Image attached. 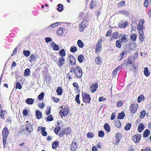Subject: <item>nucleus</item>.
Masks as SVG:
<instances>
[{
  "label": "nucleus",
  "mask_w": 151,
  "mask_h": 151,
  "mask_svg": "<svg viewBox=\"0 0 151 151\" xmlns=\"http://www.w3.org/2000/svg\"><path fill=\"white\" fill-rule=\"evenodd\" d=\"M144 23V19H140L139 20V23L138 25L142 26Z\"/></svg>",
  "instance_id": "nucleus-64"
},
{
  "label": "nucleus",
  "mask_w": 151,
  "mask_h": 151,
  "mask_svg": "<svg viewBox=\"0 0 151 151\" xmlns=\"http://www.w3.org/2000/svg\"><path fill=\"white\" fill-rule=\"evenodd\" d=\"M45 30L46 32H49L53 31V29L50 25L47 27L45 29Z\"/></svg>",
  "instance_id": "nucleus-29"
},
{
  "label": "nucleus",
  "mask_w": 151,
  "mask_h": 151,
  "mask_svg": "<svg viewBox=\"0 0 151 151\" xmlns=\"http://www.w3.org/2000/svg\"><path fill=\"white\" fill-rule=\"evenodd\" d=\"M65 62V59L63 57H60L59 58L58 62V66L59 67H61L62 65L63 64L64 62Z\"/></svg>",
  "instance_id": "nucleus-15"
},
{
  "label": "nucleus",
  "mask_w": 151,
  "mask_h": 151,
  "mask_svg": "<svg viewBox=\"0 0 151 151\" xmlns=\"http://www.w3.org/2000/svg\"><path fill=\"white\" fill-rule=\"evenodd\" d=\"M84 59V57L83 55H80L78 57V60L79 62L81 63L83 62V60Z\"/></svg>",
  "instance_id": "nucleus-30"
},
{
  "label": "nucleus",
  "mask_w": 151,
  "mask_h": 151,
  "mask_svg": "<svg viewBox=\"0 0 151 151\" xmlns=\"http://www.w3.org/2000/svg\"><path fill=\"white\" fill-rule=\"evenodd\" d=\"M29 58V61L31 62L35 61L36 58V57L35 56V55L34 54H31Z\"/></svg>",
  "instance_id": "nucleus-35"
},
{
  "label": "nucleus",
  "mask_w": 151,
  "mask_h": 151,
  "mask_svg": "<svg viewBox=\"0 0 151 151\" xmlns=\"http://www.w3.org/2000/svg\"><path fill=\"white\" fill-rule=\"evenodd\" d=\"M125 116V114L124 113V112H122L121 113H120L119 114L117 118L119 119H124V117Z\"/></svg>",
  "instance_id": "nucleus-31"
},
{
  "label": "nucleus",
  "mask_w": 151,
  "mask_h": 151,
  "mask_svg": "<svg viewBox=\"0 0 151 151\" xmlns=\"http://www.w3.org/2000/svg\"><path fill=\"white\" fill-rule=\"evenodd\" d=\"M58 142L55 141L53 143L52 147L54 149H56L58 147Z\"/></svg>",
  "instance_id": "nucleus-38"
},
{
  "label": "nucleus",
  "mask_w": 151,
  "mask_h": 151,
  "mask_svg": "<svg viewBox=\"0 0 151 151\" xmlns=\"http://www.w3.org/2000/svg\"><path fill=\"white\" fill-rule=\"evenodd\" d=\"M125 63L126 64L127 67L129 66V65H130V66H131L134 64V62H133L132 59L130 58H128V60L126 61Z\"/></svg>",
  "instance_id": "nucleus-16"
},
{
  "label": "nucleus",
  "mask_w": 151,
  "mask_h": 151,
  "mask_svg": "<svg viewBox=\"0 0 151 151\" xmlns=\"http://www.w3.org/2000/svg\"><path fill=\"white\" fill-rule=\"evenodd\" d=\"M144 99V97L142 95H141L139 96L137 99V101L138 102L140 103Z\"/></svg>",
  "instance_id": "nucleus-56"
},
{
  "label": "nucleus",
  "mask_w": 151,
  "mask_h": 151,
  "mask_svg": "<svg viewBox=\"0 0 151 151\" xmlns=\"http://www.w3.org/2000/svg\"><path fill=\"white\" fill-rule=\"evenodd\" d=\"M118 33L117 32H114L112 36H111V38H114V39H116L118 37Z\"/></svg>",
  "instance_id": "nucleus-41"
},
{
  "label": "nucleus",
  "mask_w": 151,
  "mask_h": 151,
  "mask_svg": "<svg viewBox=\"0 0 151 151\" xmlns=\"http://www.w3.org/2000/svg\"><path fill=\"white\" fill-rule=\"evenodd\" d=\"M61 128L60 127H58L55 128L54 129V131L56 134L58 135V132L60 130Z\"/></svg>",
  "instance_id": "nucleus-47"
},
{
  "label": "nucleus",
  "mask_w": 151,
  "mask_h": 151,
  "mask_svg": "<svg viewBox=\"0 0 151 151\" xmlns=\"http://www.w3.org/2000/svg\"><path fill=\"white\" fill-rule=\"evenodd\" d=\"M87 22L86 21H83L80 24L79 30L81 32H82L84 29L86 27Z\"/></svg>",
  "instance_id": "nucleus-6"
},
{
  "label": "nucleus",
  "mask_w": 151,
  "mask_h": 151,
  "mask_svg": "<svg viewBox=\"0 0 151 151\" xmlns=\"http://www.w3.org/2000/svg\"><path fill=\"white\" fill-rule=\"evenodd\" d=\"M77 142H75L73 140L72 144L70 145V149L72 151H74L78 147V145L76 144Z\"/></svg>",
  "instance_id": "nucleus-11"
},
{
  "label": "nucleus",
  "mask_w": 151,
  "mask_h": 151,
  "mask_svg": "<svg viewBox=\"0 0 151 151\" xmlns=\"http://www.w3.org/2000/svg\"><path fill=\"white\" fill-rule=\"evenodd\" d=\"M127 36L126 35L124 34H122L119 35V39L122 42H127L128 41L127 38L126 37Z\"/></svg>",
  "instance_id": "nucleus-8"
},
{
  "label": "nucleus",
  "mask_w": 151,
  "mask_h": 151,
  "mask_svg": "<svg viewBox=\"0 0 151 151\" xmlns=\"http://www.w3.org/2000/svg\"><path fill=\"white\" fill-rule=\"evenodd\" d=\"M53 120V117L52 115H49L47 118V121H51Z\"/></svg>",
  "instance_id": "nucleus-53"
},
{
  "label": "nucleus",
  "mask_w": 151,
  "mask_h": 151,
  "mask_svg": "<svg viewBox=\"0 0 151 151\" xmlns=\"http://www.w3.org/2000/svg\"><path fill=\"white\" fill-rule=\"evenodd\" d=\"M77 45L79 47L82 48L83 47V44L81 40H79L77 41Z\"/></svg>",
  "instance_id": "nucleus-40"
},
{
  "label": "nucleus",
  "mask_w": 151,
  "mask_h": 151,
  "mask_svg": "<svg viewBox=\"0 0 151 151\" xmlns=\"http://www.w3.org/2000/svg\"><path fill=\"white\" fill-rule=\"evenodd\" d=\"M104 135V133L102 131H100L98 132V136L99 137H103Z\"/></svg>",
  "instance_id": "nucleus-52"
},
{
  "label": "nucleus",
  "mask_w": 151,
  "mask_h": 151,
  "mask_svg": "<svg viewBox=\"0 0 151 151\" xmlns=\"http://www.w3.org/2000/svg\"><path fill=\"white\" fill-rule=\"evenodd\" d=\"M45 128L44 127L42 128V135L43 136H46L47 135V132L45 131Z\"/></svg>",
  "instance_id": "nucleus-51"
},
{
  "label": "nucleus",
  "mask_w": 151,
  "mask_h": 151,
  "mask_svg": "<svg viewBox=\"0 0 151 151\" xmlns=\"http://www.w3.org/2000/svg\"><path fill=\"white\" fill-rule=\"evenodd\" d=\"M121 135L120 133H117L116 134V139L120 140V139L121 138Z\"/></svg>",
  "instance_id": "nucleus-61"
},
{
  "label": "nucleus",
  "mask_w": 151,
  "mask_h": 151,
  "mask_svg": "<svg viewBox=\"0 0 151 151\" xmlns=\"http://www.w3.org/2000/svg\"><path fill=\"white\" fill-rule=\"evenodd\" d=\"M26 129H27V132H29L30 133L32 132L33 131V129L32 127V124L30 123L27 124L26 125Z\"/></svg>",
  "instance_id": "nucleus-14"
},
{
  "label": "nucleus",
  "mask_w": 151,
  "mask_h": 151,
  "mask_svg": "<svg viewBox=\"0 0 151 151\" xmlns=\"http://www.w3.org/2000/svg\"><path fill=\"white\" fill-rule=\"evenodd\" d=\"M122 42V41L120 40H117L116 42V47L119 48H120L121 47Z\"/></svg>",
  "instance_id": "nucleus-26"
},
{
  "label": "nucleus",
  "mask_w": 151,
  "mask_h": 151,
  "mask_svg": "<svg viewBox=\"0 0 151 151\" xmlns=\"http://www.w3.org/2000/svg\"><path fill=\"white\" fill-rule=\"evenodd\" d=\"M120 13L127 16H129V12L126 10L121 11L120 12Z\"/></svg>",
  "instance_id": "nucleus-48"
},
{
  "label": "nucleus",
  "mask_w": 151,
  "mask_h": 151,
  "mask_svg": "<svg viewBox=\"0 0 151 151\" xmlns=\"http://www.w3.org/2000/svg\"><path fill=\"white\" fill-rule=\"evenodd\" d=\"M104 129L108 132L110 131V127L109 124H106L104 126Z\"/></svg>",
  "instance_id": "nucleus-34"
},
{
  "label": "nucleus",
  "mask_w": 151,
  "mask_h": 151,
  "mask_svg": "<svg viewBox=\"0 0 151 151\" xmlns=\"http://www.w3.org/2000/svg\"><path fill=\"white\" fill-rule=\"evenodd\" d=\"M52 99L55 102L58 103L60 101V99L54 97H52Z\"/></svg>",
  "instance_id": "nucleus-58"
},
{
  "label": "nucleus",
  "mask_w": 151,
  "mask_h": 151,
  "mask_svg": "<svg viewBox=\"0 0 151 151\" xmlns=\"http://www.w3.org/2000/svg\"><path fill=\"white\" fill-rule=\"evenodd\" d=\"M30 70L28 68L24 70V75L25 76H28L30 74Z\"/></svg>",
  "instance_id": "nucleus-45"
},
{
  "label": "nucleus",
  "mask_w": 151,
  "mask_h": 151,
  "mask_svg": "<svg viewBox=\"0 0 151 151\" xmlns=\"http://www.w3.org/2000/svg\"><path fill=\"white\" fill-rule=\"evenodd\" d=\"M137 36L136 34H132L130 36L131 39L133 42L135 41L137 38Z\"/></svg>",
  "instance_id": "nucleus-49"
},
{
  "label": "nucleus",
  "mask_w": 151,
  "mask_h": 151,
  "mask_svg": "<svg viewBox=\"0 0 151 151\" xmlns=\"http://www.w3.org/2000/svg\"><path fill=\"white\" fill-rule=\"evenodd\" d=\"M95 62L96 64L98 65H101V59L99 57H97L95 59Z\"/></svg>",
  "instance_id": "nucleus-23"
},
{
  "label": "nucleus",
  "mask_w": 151,
  "mask_h": 151,
  "mask_svg": "<svg viewBox=\"0 0 151 151\" xmlns=\"http://www.w3.org/2000/svg\"><path fill=\"white\" fill-rule=\"evenodd\" d=\"M63 29L62 27H59L57 31V34L60 36H61L63 33Z\"/></svg>",
  "instance_id": "nucleus-21"
},
{
  "label": "nucleus",
  "mask_w": 151,
  "mask_h": 151,
  "mask_svg": "<svg viewBox=\"0 0 151 151\" xmlns=\"http://www.w3.org/2000/svg\"><path fill=\"white\" fill-rule=\"evenodd\" d=\"M86 136L88 138H92L94 137V134L91 132H88L87 133Z\"/></svg>",
  "instance_id": "nucleus-54"
},
{
  "label": "nucleus",
  "mask_w": 151,
  "mask_h": 151,
  "mask_svg": "<svg viewBox=\"0 0 151 151\" xmlns=\"http://www.w3.org/2000/svg\"><path fill=\"white\" fill-rule=\"evenodd\" d=\"M146 111L145 110H143L140 113L139 117L140 118L143 119L145 116V114Z\"/></svg>",
  "instance_id": "nucleus-44"
},
{
  "label": "nucleus",
  "mask_w": 151,
  "mask_h": 151,
  "mask_svg": "<svg viewBox=\"0 0 151 151\" xmlns=\"http://www.w3.org/2000/svg\"><path fill=\"white\" fill-rule=\"evenodd\" d=\"M141 136V134L136 135L133 136L132 139L135 143H137L140 140Z\"/></svg>",
  "instance_id": "nucleus-9"
},
{
  "label": "nucleus",
  "mask_w": 151,
  "mask_h": 151,
  "mask_svg": "<svg viewBox=\"0 0 151 151\" xmlns=\"http://www.w3.org/2000/svg\"><path fill=\"white\" fill-rule=\"evenodd\" d=\"M23 54L26 57H28L30 54V52L28 50H24Z\"/></svg>",
  "instance_id": "nucleus-46"
},
{
  "label": "nucleus",
  "mask_w": 151,
  "mask_h": 151,
  "mask_svg": "<svg viewBox=\"0 0 151 151\" xmlns=\"http://www.w3.org/2000/svg\"><path fill=\"white\" fill-rule=\"evenodd\" d=\"M36 115L37 118L40 119L42 117V113L40 111L37 110L36 111Z\"/></svg>",
  "instance_id": "nucleus-22"
},
{
  "label": "nucleus",
  "mask_w": 151,
  "mask_h": 151,
  "mask_svg": "<svg viewBox=\"0 0 151 151\" xmlns=\"http://www.w3.org/2000/svg\"><path fill=\"white\" fill-rule=\"evenodd\" d=\"M129 109L131 113L134 114L137 109V106L134 105L133 104H132L129 108Z\"/></svg>",
  "instance_id": "nucleus-12"
},
{
  "label": "nucleus",
  "mask_w": 151,
  "mask_h": 151,
  "mask_svg": "<svg viewBox=\"0 0 151 151\" xmlns=\"http://www.w3.org/2000/svg\"><path fill=\"white\" fill-rule=\"evenodd\" d=\"M150 133V131L148 129L145 130L144 132L143 137H147Z\"/></svg>",
  "instance_id": "nucleus-25"
},
{
  "label": "nucleus",
  "mask_w": 151,
  "mask_h": 151,
  "mask_svg": "<svg viewBox=\"0 0 151 151\" xmlns=\"http://www.w3.org/2000/svg\"><path fill=\"white\" fill-rule=\"evenodd\" d=\"M144 129V126L142 123L139 124L138 127V129L139 132H141Z\"/></svg>",
  "instance_id": "nucleus-18"
},
{
  "label": "nucleus",
  "mask_w": 151,
  "mask_h": 151,
  "mask_svg": "<svg viewBox=\"0 0 151 151\" xmlns=\"http://www.w3.org/2000/svg\"><path fill=\"white\" fill-rule=\"evenodd\" d=\"M50 45L53 47L54 50L58 51L59 50V46L53 41L50 43Z\"/></svg>",
  "instance_id": "nucleus-13"
},
{
  "label": "nucleus",
  "mask_w": 151,
  "mask_h": 151,
  "mask_svg": "<svg viewBox=\"0 0 151 151\" xmlns=\"http://www.w3.org/2000/svg\"><path fill=\"white\" fill-rule=\"evenodd\" d=\"M34 100L32 98H27L26 101V103L28 104L32 105L33 103Z\"/></svg>",
  "instance_id": "nucleus-24"
},
{
  "label": "nucleus",
  "mask_w": 151,
  "mask_h": 151,
  "mask_svg": "<svg viewBox=\"0 0 151 151\" xmlns=\"http://www.w3.org/2000/svg\"><path fill=\"white\" fill-rule=\"evenodd\" d=\"M114 124L118 128H119L121 126V123L120 121L119 120H116L114 122Z\"/></svg>",
  "instance_id": "nucleus-36"
},
{
  "label": "nucleus",
  "mask_w": 151,
  "mask_h": 151,
  "mask_svg": "<svg viewBox=\"0 0 151 151\" xmlns=\"http://www.w3.org/2000/svg\"><path fill=\"white\" fill-rule=\"evenodd\" d=\"M73 71H74L73 70V67H71L69 72L67 74L66 76H72L73 74Z\"/></svg>",
  "instance_id": "nucleus-39"
},
{
  "label": "nucleus",
  "mask_w": 151,
  "mask_h": 151,
  "mask_svg": "<svg viewBox=\"0 0 151 151\" xmlns=\"http://www.w3.org/2000/svg\"><path fill=\"white\" fill-rule=\"evenodd\" d=\"M73 72L76 76L78 78H80L82 75V71L80 66H77L75 69L73 68Z\"/></svg>",
  "instance_id": "nucleus-2"
},
{
  "label": "nucleus",
  "mask_w": 151,
  "mask_h": 151,
  "mask_svg": "<svg viewBox=\"0 0 151 151\" xmlns=\"http://www.w3.org/2000/svg\"><path fill=\"white\" fill-rule=\"evenodd\" d=\"M77 50V48L76 47L72 46L70 48V51L71 52H75Z\"/></svg>",
  "instance_id": "nucleus-42"
},
{
  "label": "nucleus",
  "mask_w": 151,
  "mask_h": 151,
  "mask_svg": "<svg viewBox=\"0 0 151 151\" xmlns=\"http://www.w3.org/2000/svg\"><path fill=\"white\" fill-rule=\"evenodd\" d=\"M16 88H18L20 89H21L22 88V86L21 84L17 82L16 84Z\"/></svg>",
  "instance_id": "nucleus-57"
},
{
  "label": "nucleus",
  "mask_w": 151,
  "mask_h": 151,
  "mask_svg": "<svg viewBox=\"0 0 151 151\" xmlns=\"http://www.w3.org/2000/svg\"><path fill=\"white\" fill-rule=\"evenodd\" d=\"M80 97V95L79 94H78L76 96L75 98V101L78 104L80 103V102L79 99Z\"/></svg>",
  "instance_id": "nucleus-55"
},
{
  "label": "nucleus",
  "mask_w": 151,
  "mask_h": 151,
  "mask_svg": "<svg viewBox=\"0 0 151 151\" xmlns=\"http://www.w3.org/2000/svg\"><path fill=\"white\" fill-rule=\"evenodd\" d=\"M62 109L60 111V114L61 116H66L70 112V110L67 107L62 106Z\"/></svg>",
  "instance_id": "nucleus-3"
},
{
  "label": "nucleus",
  "mask_w": 151,
  "mask_h": 151,
  "mask_svg": "<svg viewBox=\"0 0 151 151\" xmlns=\"http://www.w3.org/2000/svg\"><path fill=\"white\" fill-rule=\"evenodd\" d=\"M62 23H62V22H56L53 23L52 24H51L50 26L52 27V29H53L54 28L58 26H59Z\"/></svg>",
  "instance_id": "nucleus-20"
},
{
  "label": "nucleus",
  "mask_w": 151,
  "mask_h": 151,
  "mask_svg": "<svg viewBox=\"0 0 151 151\" xmlns=\"http://www.w3.org/2000/svg\"><path fill=\"white\" fill-rule=\"evenodd\" d=\"M144 75L147 77L149 76L150 74V73L148 70L147 67H146L144 69Z\"/></svg>",
  "instance_id": "nucleus-19"
},
{
  "label": "nucleus",
  "mask_w": 151,
  "mask_h": 151,
  "mask_svg": "<svg viewBox=\"0 0 151 151\" xmlns=\"http://www.w3.org/2000/svg\"><path fill=\"white\" fill-rule=\"evenodd\" d=\"M58 8H57V9L58 12H61L63 9V5L61 4H58Z\"/></svg>",
  "instance_id": "nucleus-33"
},
{
  "label": "nucleus",
  "mask_w": 151,
  "mask_h": 151,
  "mask_svg": "<svg viewBox=\"0 0 151 151\" xmlns=\"http://www.w3.org/2000/svg\"><path fill=\"white\" fill-rule=\"evenodd\" d=\"M56 92L59 95H61L63 93V89L61 87H58L56 90Z\"/></svg>",
  "instance_id": "nucleus-27"
},
{
  "label": "nucleus",
  "mask_w": 151,
  "mask_h": 151,
  "mask_svg": "<svg viewBox=\"0 0 151 151\" xmlns=\"http://www.w3.org/2000/svg\"><path fill=\"white\" fill-rule=\"evenodd\" d=\"M144 5L145 7H147L148 5H149V3L148 1H147V0H145L144 2Z\"/></svg>",
  "instance_id": "nucleus-63"
},
{
  "label": "nucleus",
  "mask_w": 151,
  "mask_h": 151,
  "mask_svg": "<svg viewBox=\"0 0 151 151\" xmlns=\"http://www.w3.org/2000/svg\"><path fill=\"white\" fill-rule=\"evenodd\" d=\"M96 3L93 0H92L90 3V8L91 9H92L96 6Z\"/></svg>",
  "instance_id": "nucleus-43"
},
{
  "label": "nucleus",
  "mask_w": 151,
  "mask_h": 151,
  "mask_svg": "<svg viewBox=\"0 0 151 151\" xmlns=\"http://www.w3.org/2000/svg\"><path fill=\"white\" fill-rule=\"evenodd\" d=\"M98 87V85L96 83H95L92 84L90 87V89L92 93L95 92Z\"/></svg>",
  "instance_id": "nucleus-7"
},
{
  "label": "nucleus",
  "mask_w": 151,
  "mask_h": 151,
  "mask_svg": "<svg viewBox=\"0 0 151 151\" xmlns=\"http://www.w3.org/2000/svg\"><path fill=\"white\" fill-rule=\"evenodd\" d=\"M70 63L71 65H73L76 63V60L73 56L70 55L69 56Z\"/></svg>",
  "instance_id": "nucleus-17"
},
{
  "label": "nucleus",
  "mask_w": 151,
  "mask_h": 151,
  "mask_svg": "<svg viewBox=\"0 0 151 151\" xmlns=\"http://www.w3.org/2000/svg\"><path fill=\"white\" fill-rule=\"evenodd\" d=\"M131 126V124L130 123H127L126 125L125 126L124 129L126 131L129 130Z\"/></svg>",
  "instance_id": "nucleus-32"
},
{
  "label": "nucleus",
  "mask_w": 151,
  "mask_h": 151,
  "mask_svg": "<svg viewBox=\"0 0 151 151\" xmlns=\"http://www.w3.org/2000/svg\"><path fill=\"white\" fill-rule=\"evenodd\" d=\"M83 101L86 104H89L91 100V98L89 94L85 93L82 95Z\"/></svg>",
  "instance_id": "nucleus-4"
},
{
  "label": "nucleus",
  "mask_w": 151,
  "mask_h": 151,
  "mask_svg": "<svg viewBox=\"0 0 151 151\" xmlns=\"http://www.w3.org/2000/svg\"><path fill=\"white\" fill-rule=\"evenodd\" d=\"M59 54L60 55L61 57H63L65 55V51L64 49H63L59 52Z\"/></svg>",
  "instance_id": "nucleus-28"
},
{
  "label": "nucleus",
  "mask_w": 151,
  "mask_h": 151,
  "mask_svg": "<svg viewBox=\"0 0 151 151\" xmlns=\"http://www.w3.org/2000/svg\"><path fill=\"white\" fill-rule=\"evenodd\" d=\"M2 134L3 135V147L5 148L6 147V138L9 134V132L8 128L6 127H4L2 130Z\"/></svg>",
  "instance_id": "nucleus-1"
},
{
  "label": "nucleus",
  "mask_w": 151,
  "mask_h": 151,
  "mask_svg": "<svg viewBox=\"0 0 151 151\" xmlns=\"http://www.w3.org/2000/svg\"><path fill=\"white\" fill-rule=\"evenodd\" d=\"M64 130L65 131V133L66 134H69L71 132V128H65Z\"/></svg>",
  "instance_id": "nucleus-37"
},
{
  "label": "nucleus",
  "mask_w": 151,
  "mask_h": 151,
  "mask_svg": "<svg viewBox=\"0 0 151 151\" xmlns=\"http://www.w3.org/2000/svg\"><path fill=\"white\" fill-rule=\"evenodd\" d=\"M102 42V39L100 38L99 40L97 42L95 49V51L96 53H99L101 51Z\"/></svg>",
  "instance_id": "nucleus-5"
},
{
  "label": "nucleus",
  "mask_w": 151,
  "mask_h": 151,
  "mask_svg": "<svg viewBox=\"0 0 151 151\" xmlns=\"http://www.w3.org/2000/svg\"><path fill=\"white\" fill-rule=\"evenodd\" d=\"M50 110L51 109L50 107H47V109L45 111L46 114L47 115H48L50 113Z\"/></svg>",
  "instance_id": "nucleus-62"
},
{
  "label": "nucleus",
  "mask_w": 151,
  "mask_h": 151,
  "mask_svg": "<svg viewBox=\"0 0 151 151\" xmlns=\"http://www.w3.org/2000/svg\"><path fill=\"white\" fill-rule=\"evenodd\" d=\"M129 43L127 44L126 45H125L124 47V50H128V52L130 50H131V48H129Z\"/></svg>",
  "instance_id": "nucleus-59"
},
{
  "label": "nucleus",
  "mask_w": 151,
  "mask_h": 151,
  "mask_svg": "<svg viewBox=\"0 0 151 151\" xmlns=\"http://www.w3.org/2000/svg\"><path fill=\"white\" fill-rule=\"evenodd\" d=\"M52 39L50 37H46L45 38V40L47 42H48L52 41Z\"/></svg>",
  "instance_id": "nucleus-60"
},
{
  "label": "nucleus",
  "mask_w": 151,
  "mask_h": 151,
  "mask_svg": "<svg viewBox=\"0 0 151 151\" xmlns=\"http://www.w3.org/2000/svg\"><path fill=\"white\" fill-rule=\"evenodd\" d=\"M44 95V92L41 93L38 96V99L40 100L43 99Z\"/></svg>",
  "instance_id": "nucleus-50"
},
{
  "label": "nucleus",
  "mask_w": 151,
  "mask_h": 151,
  "mask_svg": "<svg viewBox=\"0 0 151 151\" xmlns=\"http://www.w3.org/2000/svg\"><path fill=\"white\" fill-rule=\"evenodd\" d=\"M127 24V22L122 20L119 22L118 25L119 27L124 28L126 27Z\"/></svg>",
  "instance_id": "nucleus-10"
}]
</instances>
